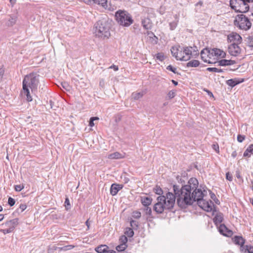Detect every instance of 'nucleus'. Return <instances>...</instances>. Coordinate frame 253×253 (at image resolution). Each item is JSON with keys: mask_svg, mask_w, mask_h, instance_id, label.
Returning <instances> with one entry per match:
<instances>
[{"mask_svg": "<svg viewBox=\"0 0 253 253\" xmlns=\"http://www.w3.org/2000/svg\"><path fill=\"white\" fill-rule=\"evenodd\" d=\"M188 184L191 187V190L189 189L188 194L185 193V197L181 201L179 200V203L183 207H188L192 205L195 202H197L198 206L204 210L208 212L215 211L212 209V206L214 209L215 207L211 200L209 202L203 199V192L201 189L198 188V180L195 177H192L188 180Z\"/></svg>", "mask_w": 253, "mask_h": 253, "instance_id": "obj_1", "label": "nucleus"}, {"mask_svg": "<svg viewBox=\"0 0 253 253\" xmlns=\"http://www.w3.org/2000/svg\"><path fill=\"white\" fill-rule=\"evenodd\" d=\"M189 184L182 185L180 187L179 185L174 184L172 186L173 194L171 192H168L166 196H164L165 200L162 201L165 206L166 210L171 211L173 208L175 203L176 198V203L178 206L181 208L185 209L187 207H183L179 203V200L181 201L183 197H185V193L188 194L189 189L191 190Z\"/></svg>", "mask_w": 253, "mask_h": 253, "instance_id": "obj_2", "label": "nucleus"}, {"mask_svg": "<svg viewBox=\"0 0 253 253\" xmlns=\"http://www.w3.org/2000/svg\"><path fill=\"white\" fill-rule=\"evenodd\" d=\"M110 28L109 24L106 21L99 20L94 24V33L99 38H109L110 36Z\"/></svg>", "mask_w": 253, "mask_h": 253, "instance_id": "obj_3", "label": "nucleus"}, {"mask_svg": "<svg viewBox=\"0 0 253 253\" xmlns=\"http://www.w3.org/2000/svg\"><path fill=\"white\" fill-rule=\"evenodd\" d=\"M40 75L35 72H32L26 75L22 82V88H30L33 92L37 90L39 84Z\"/></svg>", "mask_w": 253, "mask_h": 253, "instance_id": "obj_4", "label": "nucleus"}, {"mask_svg": "<svg viewBox=\"0 0 253 253\" xmlns=\"http://www.w3.org/2000/svg\"><path fill=\"white\" fill-rule=\"evenodd\" d=\"M115 19L117 23L124 27H129L133 22L130 14L124 10H118L115 12Z\"/></svg>", "mask_w": 253, "mask_h": 253, "instance_id": "obj_5", "label": "nucleus"}, {"mask_svg": "<svg viewBox=\"0 0 253 253\" xmlns=\"http://www.w3.org/2000/svg\"><path fill=\"white\" fill-rule=\"evenodd\" d=\"M248 2L244 0H230V5L232 9L236 12L246 13L248 12L250 6Z\"/></svg>", "mask_w": 253, "mask_h": 253, "instance_id": "obj_6", "label": "nucleus"}, {"mask_svg": "<svg viewBox=\"0 0 253 253\" xmlns=\"http://www.w3.org/2000/svg\"><path fill=\"white\" fill-rule=\"evenodd\" d=\"M234 25L240 29L247 30L251 27L252 23L248 17L241 14L237 15L235 17Z\"/></svg>", "mask_w": 253, "mask_h": 253, "instance_id": "obj_7", "label": "nucleus"}, {"mask_svg": "<svg viewBox=\"0 0 253 253\" xmlns=\"http://www.w3.org/2000/svg\"><path fill=\"white\" fill-rule=\"evenodd\" d=\"M200 54L201 57H202V58H205V56H203V54H206L207 55V56L211 55V56H216L217 57H219L221 58H225L226 56V53L225 52L217 48H204L201 51Z\"/></svg>", "mask_w": 253, "mask_h": 253, "instance_id": "obj_8", "label": "nucleus"}, {"mask_svg": "<svg viewBox=\"0 0 253 253\" xmlns=\"http://www.w3.org/2000/svg\"><path fill=\"white\" fill-rule=\"evenodd\" d=\"M192 48L191 46L183 47L181 48V51L179 52L180 54V61H188L189 60L192 55Z\"/></svg>", "mask_w": 253, "mask_h": 253, "instance_id": "obj_9", "label": "nucleus"}, {"mask_svg": "<svg viewBox=\"0 0 253 253\" xmlns=\"http://www.w3.org/2000/svg\"><path fill=\"white\" fill-rule=\"evenodd\" d=\"M157 200L158 202L154 205L153 210L157 213H162L166 210L163 203L162 202L165 200L164 196L158 197Z\"/></svg>", "mask_w": 253, "mask_h": 253, "instance_id": "obj_10", "label": "nucleus"}, {"mask_svg": "<svg viewBox=\"0 0 253 253\" xmlns=\"http://www.w3.org/2000/svg\"><path fill=\"white\" fill-rule=\"evenodd\" d=\"M239 44L232 43L228 46V51L229 53L233 56H237L240 54L241 49L238 45Z\"/></svg>", "mask_w": 253, "mask_h": 253, "instance_id": "obj_11", "label": "nucleus"}, {"mask_svg": "<svg viewBox=\"0 0 253 253\" xmlns=\"http://www.w3.org/2000/svg\"><path fill=\"white\" fill-rule=\"evenodd\" d=\"M227 41L228 42L240 44L242 42V38L238 34L232 33L228 36Z\"/></svg>", "mask_w": 253, "mask_h": 253, "instance_id": "obj_12", "label": "nucleus"}, {"mask_svg": "<svg viewBox=\"0 0 253 253\" xmlns=\"http://www.w3.org/2000/svg\"><path fill=\"white\" fill-rule=\"evenodd\" d=\"M218 228L219 233L223 236L230 237L233 234V232L229 229L224 224H221Z\"/></svg>", "mask_w": 253, "mask_h": 253, "instance_id": "obj_13", "label": "nucleus"}, {"mask_svg": "<svg viewBox=\"0 0 253 253\" xmlns=\"http://www.w3.org/2000/svg\"><path fill=\"white\" fill-rule=\"evenodd\" d=\"M232 240L235 244L240 246L241 251H243L245 240L242 236H235Z\"/></svg>", "mask_w": 253, "mask_h": 253, "instance_id": "obj_14", "label": "nucleus"}, {"mask_svg": "<svg viewBox=\"0 0 253 253\" xmlns=\"http://www.w3.org/2000/svg\"><path fill=\"white\" fill-rule=\"evenodd\" d=\"M141 24L143 28L145 30H151L153 26V23L151 20L148 18H144L141 20Z\"/></svg>", "mask_w": 253, "mask_h": 253, "instance_id": "obj_15", "label": "nucleus"}, {"mask_svg": "<svg viewBox=\"0 0 253 253\" xmlns=\"http://www.w3.org/2000/svg\"><path fill=\"white\" fill-rule=\"evenodd\" d=\"M123 185L122 184L113 183L111 185L110 188V194L112 196L116 195L119 190L122 189Z\"/></svg>", "mask_w": 253, "mask_h": 253, "instance_id": "obj_16", "label": "nucleus"}, {"mask_svg": "<svg viewBox=\"0 0 253 253\" xmlns=\"http://www.w3.org/2000/svg\"><path fill=\"white\" fill-rule=\"evenodd\" d=\"M18 218H14L5 223V225L8 228H12V231L14 230L15 227L18 224Z\"/></svg>", "mask_w": 253, "mask_h": 253, "instance_id": "obj_17", "label": "nucleus"}, {"mask_svg": "<svg viewBox=\"0 0 253 253\" xmlns=\"http://www.w3.org/2000/svg\"><path fill=\"white\" fill-rule=\"evenodd\" d=\"M243 82H244V79H242V81H239V80L237 79H231L227 80L226 81V84L229 86L233 87L239 84L242 83Z\"/></svg>", "mask_w": 253, "mask_h": 253, "instance_id": "obj_18", "label": "nucleus"}, {"mask_svg": "<svg viewBox=\"0 0 253 253\" xmlns=\"http://www.w3.org/2000/svg\"><path fill=\"white\" fill-rule=\"evenodd\" d=\"M236 62L235 60L221 59L218 61V64L220 66H225L228 65H231L235 64Z\"/></svg>", "mask_w": 253, "mask_h": 253, "instance_id": "obj_19", "label": "nucleus"}, {"mask_svg": "<svg viewBox=\"0 0 253 253\" xmlns=\"http://www.w3.org/2000/svg\"><path fill=\"white\" fill-rule=\"evenodd\" d=\"M109 248L106 245H100L96 247L94 250L97 253H105L107 252V249H109Z\"/></svg>", "mask_w": 253, "mask_h": 253, "instance_id": "obj_20", "label": "nucleus"}, {"mask_svg": "<svg viewBox=\"0 0 253 253\" xmlns=\"http://www.w3.org/2000/svg\"><path fill=\"white\" fill-rule=\"evenodd\" d=\"M223 220L222 213L221 212H219L216 214L215 217L213 218V222L216 225H218L219 224L221 223Z\"/></svg>", "mask_w": 253, "mask_h": 253, "instance_id": "obj_21", "label": "nucleus"}, {"mask_svg": "<svg viewBox=\"0 0 253 253\" xmlns=\"http://www.w3.org/2000/svg\"><path fill=\"white\" fill-rule=\"evenodd\" d=\"M152 199L148 197H142L141 202L144 207H148L151 205Z\"/></svg>", "mask_w": 253, "mask_h": 253, "instance_id": "obj_22", "label": "nucleus"}, {"mask_svg": "<svg viewBox=\"0 0 253 253\" xmlns=\"http://www.w3.org/2000/svg\"><path fill=\"white\" fill-rule=\"evenodd\" d=\"M172 55L177 60H179L180 59V54L178 52V49L174 46H172L170 49Z\"/></svg>", "mask_w": 253, "mask_h": 253, "instance_id": "obj_23", "label": "nucleus"}, {"mask_svg": "<svg viewBox=\"0 0 253 253\" xmlns=\"http://www.w3.org/2000/svg\"><path fill=\"white\" fill-rule=\"evenodd\" d=\"M123 157V155L118 152L111 153L108 155V158L110 159H119Z\"/></svg>", "mask_w": 253, "mask_h": 253, "instance_id": "obj_24", "label": "nucleus"}, {"mask_svg": "<svg viewBox=\"0 0 253 253\" xmlns=\"http://www.w3.org/2000/svg\"><path fill=\"white\" fill-rule=\"evenodd\" d=\"M200 65L199 61L197 60H192L186 64L187 67H197Z\"/></svg>", "mask_w": 253, "mask_h": 253, "instance_id": "obj_25", "label": "nucleus"}, {"mask_svg": "<svg viewBox=\"0 0 253 253\" xmlns=\"http://www.w3.org/2000/svg\"><path fill=\"white\" fill-rule=\"evenodd\" d=\"M95 4L101 5L103 8L106 9L108 7L107 0H92Z\"/></svg>", "mask_w": 253, "mask_h": 253, "instance_id": "obj_26", "label": "nucleus"}, {"mask_svg": "<svg viewBox=\"0 0 253 253\" xmlns=\"http://www.w3.org/2000/svg\"><path fill=\"white\" fill-rule=\"evenodd\" d=\"M25 95L26 96V100L28 102L32 101V97L30 95V90L28 88H22Z\"/></svg>", "mask_w": 253, "mask_h": 253, "instance_id": "obj_27", "label": "nucleus"}, {"mask_svg": "<svg viewBox=\"0 0 253 253\" xmlns=\"http://www.w3.org/2000/svg\"><path fill=\"white\" fill-rule=\"evenodd\" d=\"M245 41L247 45L252 49L253 48V36H248Z\"/></svg>", "mask_w": 253, "mask_h": 253, "instance_id": "obj_28", "label": "nucleus"}, {"mask_svg": "<svg viewBox=\"0 0 253 253\" xmlns=\"http://www.w3.org/2000/svg\"><path fill=\"white\" fill-rule=\"evenodd\" d=\"M17 21V17L15 15L10 16L9 19L7 22V25L12 26L15 24Z\"/></svg>", "mask_w": 253, "mask_h": 253, "instance_id": "obj_29", "label": "nucleus"}, {"mask_svg": "<svg viewBox=\"0 0 253 253\" xmlns=\"http://www.w3.org/2000/svg\"><path fill=\"white\" fill-rule=\"evenodd\" d=\"M144 95L143 92H133L132 94V97L134 100H138L139 99L142 98Z\"/></svg>", "mask_w": 253, "mask_h": 253, "instance_id": "obj_30", "label": "nucleus"}, {"mask_svg": "<svg viewBox=\"0 0 253 253\" xmlns=\"http://www.w3.org/2000/svg\"><path fill=\"white\" fill-rule=\"evenodd\" d=\"M140 30L141 29L139 24H134L132 29V32L133 33H134L136 35H138L140 33Z\"/></svg>", "mask_w": 253, "mask_h": 253, "instance_id": "obj_31", "label": "nucleus"}, {"mask_svg": "<svg viewBox=\"0 0 253 253\" xmlns=\"http://www.w3.org/2000/svg\"><path fill=\"white\" fill-rule=\"evenodd\" d=\"M127 246L126 244H121L118 246H117L116 248V250L119 252H122L123 251H124L126 248H127Z\"/></svg>", "mask_w": 253, "mask_h": 253, "instance_id": "obj_32", "label": "nucleus"}, {"mask_svg": "<svg viewBox=\"0 0 253 253\" xmlns=\"http://www.w3.org/2000/svg\"><path fill=\"white\" fill-rule=\"evenodd\" d=\"M154 192L157 195H160V196H163V191L160 186L156 185L155 188H154Z\"/></svg>", "mask_w": 253, "mask_h": 253, "instance_id": "obj_33", "label": "nucleus"}, {"mask_svg": "<svg viewBox=\"0 0 253 253\" xmlns=\"http://www.w3.org/2000/svg\"><path fill=\"white\" fill-rule=\"evenodd\" d=\"M155 58L160 61H163L165 59V56L163 52H159L155 56Z\"/></svg>", "mask_w": 253, "mask_h": 253, "instance_id": "obj_34", "label": "nucleus"}, {"mask_svg": "<svg viewBox=\"0 0 253 253\" xmlns=\"http://www.w3.org/2000/svg\"><path fill=\"white\" fill-rule=\"evenodd\" d=\"M125 233L128 237H132L134 235V231H133V229L129 227H127L126 228V230Z\"/></svg>", "mask_w": 253, "mask_h": 253, "instance_id": "obj_35", "label": "nucleus"}, {"mask_svg": "<svg viewBox=\"0 0 253 253\" xmlns=\"http://www.w3.org/2000/svg\"><path fill=\"white\" fill-rule=\"evenodd\" d=\"M130 226L134 230H137L139 227L138 222L134 220H131L130 221Z\"/></svg>", "mask_w": 253, "mask_h": 253, "instance_id": "obj_36", "label": "nucleus"}, {"mask_svg": "<svg viewBox=\"0 0 253 253\" xmlns=\"http://www.w3.org/2000/svg\"><path fill=\"white\" fill-rule=\"evenodd\" d=\"M206 70L208 71L212 72L221 73L223 72L222 69H218L215 67H208Z\"/></svg>", "mask_w": 253, "mask_h": 253, "instance_id": "obj_37", "label": "nucleus"}, {"mask_svg": "<svg viewBox=\"0 0 253 253\" xmlns=\"http://www.w3.org/2000/svg\"><path fill=\"white\" fill-rule=\"evenodd\" d=\"M244 252L248 253H253V246L246 245L244 248Z\"/></svg>", "mask_w": 253, "mask_h": 253, "instance_id": "obj_38", "label": "nucleus"}, {"mask_svg": "<svg viewBox=\"0 0 253 253\" xmlns=\"http://www.w3.org/2000/svg\"><path fill=\"white\" fill-rule=\"evenodd\" d=\"M61 86L63 88L67 91H69L71 89V86L67 82H63L61 83Z\"/></svg>", "mask_w": 253, "mask_h": 253, "instance_id": "obj_39", "label": "nucleus"}, {"mask_svg": "<svg viewBox=\"0 0 253 253\" xmlns=\"http://www.w3.org/2000/svg\"><path fill=\"white\" fill-rule=\"evenodd\" d=\"M166 69L169 70V71H170L172 72H173V73L174 74H179V73L177 72V69L176 68L173 67L172 65H169V66H168L166 68Z\"/></svg>", "mask_w": 253, "mask_h": 253, "instance_id": "obj_40", "label": "nucleus"}, {"mask_svg": "<svg viewBox=\"0 0 253 253\" xmlns=\"http://www.w3.org/2000/svg\"><path fill=\"white\" fill-rule=\"evenodd\" d=\"M27 208V205L26 204H21L19 208L17 209V212L18 213H21Z\"/></svg>", "mask_w": 253, "mask_h": 253, "instance_id": "obj_41", "label": "nucleus"}, {"mask_svg": "<svg viewBox=\"0 0 253 253\" xmlns=\"http://www.w3.org/2000/svg\"><path fill=\"white\" fill-rule=\"evenodd\" d=\"M65 207L66 210H69L71 209V205L70 203L69 199L68 197H66L65 201Z\"/></svg>", "mask_w": 253, "mask_h": 253, "instance_id": "obj_42", "label": "nucleus"}, {"mask_svg": "<svg viewBox=\"0 0 253 253\" xmlns=\"http://www.w3.org/2000/svg\"><path fill=\"white\" fill-rule=\"evenodd\" d=\"M141 215V212L138 211H134L132 213V217L135 219H139Z\"/></svg>", "mask_w": 253, "mask_h": 253, "instance_id": "obj_43", "label": "nucleus"}, {"mask_svg": "<svg viewBox=\"0 0 253 253\" xmlns=\"http://www.w3.org/2000/svg\"><path fill=\"white\" fill-rule=\"evenodd\" d=\"M175 95H176V92H175V91L173 90L169 91V93H168L167 95H168V97L169 98V99H172L173 97H174Z\"/></svg>", "mask_w": 253, "mask_h": 253, "instance_id": "obj_44", "label": "nucleus"}, {"mask_svg": "<svg viewBox=\"0 0 253 253\" xmlns=\"http://www.w3.org/2000/svg\"><path fill=\"white\" fill-rule=\"evenodd\" d=\"M178 23L177 22L173 21L172 22H170L169 24V28L171 30H173L175 29Z\"/></svg>", "mask_w": 253, "mask_h": 253, "instance_id": "obj_45", "label": "nucleus"}, {"mask_svg": "<svg viewBox=\"0 0 253 253\" xmlns=\"http://www.w3.org/2000/svg\"><path fill=\"white\" fill-rule=\"evenodd\" d=\"M74 248V246H73V245H67V246H65L61 248V250L66 251L71 250V249H73Z\"/></svg>", "mask_w": 253, "mask_h": 253, "instance_id": "obj_46", "label": "nucleus"}, {"mask_svg": "<svg viewBox=\"0 0 253 253\" xmlns=\"http://www.w3.org/2000/svg\"><path fill=\"white\" fill-rule=\"evenodd\" d=\"M15 203V200L12 197H9L8 199V204L10 206L12 207Z\"/></svg>", "mask_w": 253, "mask_h": 253, "instance_id": "obj_47", "label": "nucleus"}, {"mask_svg": "<svg viewBox=\"0 0 253 253\" xmlns=\"http://www.w3.org/2000/svg\"><path fill=\"white\" fill-rule=\"evenodd\" d=\"M246 138V136L244 135L238 134L237 136V141L242 143Z\"/></svg>", "mask_w": 253, "mask_h": 253, "instance_id": "obj_48", "label": "nucleus"}, {"mask_svg": "<svg viewBox=\"0 0 253 253\" xmlns=\"http://www.w3.org/2000/svg\"><path fill=\"white\" fill-rule=\"evenodd\" d=\"M120 241H121L122 244H126V243L127 242V238L126 236L122 235L121 236L120 238Z\"/></svg>", "mask_w": 253, "mask_h": 253, "instance_id": "obj_49", "label": "nucleus"}, {"mask_svg": "<svg viewBox=\"0 0 253 253\" xmlns=\"http://www.w3.org/2000/svg\"><path fill=\"white\" fill-rule=\"evenodd\" d=\"M24 188V186L23 185H16L14 186L15 190L17 192L21 191Z\"/></svg>", "mask_w": 253, "mask_h": 253, "instance_id": "obj_50", "label": "nucleus"}, {"mask_svg": "<svg viewBox=\"0 0 253 253\" xmlns=\"http://www.w3.org/2000/svg\"><path fill=\"white\" fill-rule=\"evenodd\" d=\"M1 231L4 234H8L13 232L12 228H8L7 229H1Z\"/></svg>", "mask_w": 253, "mask_h": 253, "instance_id": "obj_51", "label": "nucleus"}, {"mask_svg": "<svg viewBox=\"0 0 253 253\" xmlns=\"http://www.w3.org/2000/svg\"><path fill=\"white\" fill-rule=\"evenodd\" d=\"M203 56H205V58H202L201 57V59L203 60L204 62H206V63H208L209 64H212V63L210 61V60H207V57H209L210 58H211V55H210L209 56H207V55L206 54H203Z\"/></svg>", "mask_w": 253, "mask_h": 253, "instance_id": "obj_52", "label": "nucleus"}, {"mask_svg": "<svg viewBox=\"0 0 253 253\" xmlns=\"http://www.w3.org/2000/svg\"><path fill=\"white\" fill-rule=\"evenodd\" d=\"M144 211H145V213H146V214H148L149 215H151L152 210L148 206V207H145Z\"/></svg>", "mask_w": 253, "mask_h": 253, "instance_id": "obj_53", "label": "nucleus"}, {"mask_svg": "<svg viewBox=\"0 0 253 253\" xmlns=\"http://www.w3.org/2000/svg\"><path fill=\"white\" fill-rule=\"evenodd\" d=\"M226 178L227 180L230 181H232L233 177L232 174L229 172H227L226 173Z\"/></svg>", "mask_w": 253, "mask_h": 253, "instance_id": "obj_54", "label": "nucleus"}, {"mask_svg": "<svg viewBox=\"0 0 253 253\" xmlns=\"http://www.w3.org/2000/svg\"><path fill=\"white\" fill-rule=\"evenodd\" d=\"M246 150L250 153L253 155V144L250 145Z\"/></svg>", "mask_w": 253, "mask_h": 253, "instance_id": "obj_55", "label": "nucleus"}, {"mask_svg": "<svg viewBox=\"0 0 253 253\" xmlns=\"http://www.w3.org/2000/svg\"><path fill=\"white\" fill-rule=\"evenodd\" d=\"M212 148L214 149L216 152L219 153V146L217 143L213 144L212 145Z\"/></svg>", "mask_w": 253, "mask_h": 253, "instance_id": "obj_56", "label": "nucleus"}, {"mask_svg": "<svg viewBox=\"0 0 253 253\" xmlns=\"http://www.w3.org/2000/svg\"><path fill=\"white\" fill-rule=\"evenodd\" d=\"M94 117H91L89 119V126H94Z\"/></svg>", "mask_w": 253, "mask_h": 253, "instance_id": "obj_57", "label": "nucleus"}, {"mask_svg": "<svg viewBox=\"0 0 253 253\" xmlns=\"http://www.w3.org/2000/svg\"><path fill=\"white\" fill-rule=\"evenodd\" d=\"M4 70L2 67L0 68V81H1V79L4 75Z\"/></svg>", "mask_w": 253, "mask_h": 253, "instance_id": "obj_58", "label": "nucleus"}, {"mask_svg": "<svg viewBox=\"0 0 253 253\" xmlns=\"http://www.w3.org/2000/svg\"><path fill=\"white\" fill-rule=\"evenodd\" d=\"M249 153H250L249 152H248L247 150H246L245 151L244 153L243 156L244 157H248V158H249V157H251V154H250Z\"/></svg>", "mask_w": 253, "mask_h": 253, "instance_id": "obj_59", "label": "nucleus"}, {"mask_svg": "<svg viewBox=\"0 0 253 253\" xmlns=\"http://www.w3.org/2000/svg\"><path fill=\"white\" fill-rule=\"evenodd\" d=\"M147 34L148 35H150V37H151V36H153V37H154L155 38H156L157 39H158L157 37L155 35V34H154V33H153V32H151V31H148L147 32Z\"/></svg>", "mask_w": 253, "mask_h": 253, "instance_id": "obj_60", "label": "nucleus"}, {"mask_svg": "<svg viewBox=\"0 0 253 253\" xmlns=\"http://www.w3.org/2000/svg\"><path fill=\"white\" fill-rule=\"evenodd\" d=\"M204 91H205L206 92H207V93H208V94L209 96H212V97H213V94H212V93L211 91L209 90H208V89H204Z\"/></svg>", "mask_w": 253, "mask_h": 253, "instance_id": "obj_61", "label": "nucleus"}, {"mask_svg": "<svg viewBox=\"0 0 253 253\" xmlns=\"http://www.w3.org/2000/svg\"><path fill=\"white\" fill-rule=\"evenodd\" d=\"M210 195H211V198L214 201H215V199H216V196L213 193H212V192H211L210 193Z\"/></svg>", "mask_w": 253, "mask_h": 253, "instance_id": "obj_62", "label": "nucleus"}, {"mask_svg": "<svg viewBox=\"0 0 253 253\" xmlns=\"http://www.w3.org/2000/svg\"><path fill=\"white\" fill-rule=\"evenodd\" d=\"M110 68H113L115 71H118L119 70L118 67L115 65L111 66Z\"/></svg>", "mask_w": 253, "mask_h": 253, "instance_id": "obj_63", "label": "nucleus"}, {"mask_svg": "<svg viewBox=\"0 0 253 253\" xmlns=\"http://www.w3.org/2000/svg\"><path fill=\"white\" fill-rule=\"evenodd\" d=\"M105 253H116V252L114 250H110L109 249H107V252Z\"/></svg>", "mask_w": 253, "mask_h": 253, "instance_id": "obj_64", "label": "nucleus"}]
</instances>
